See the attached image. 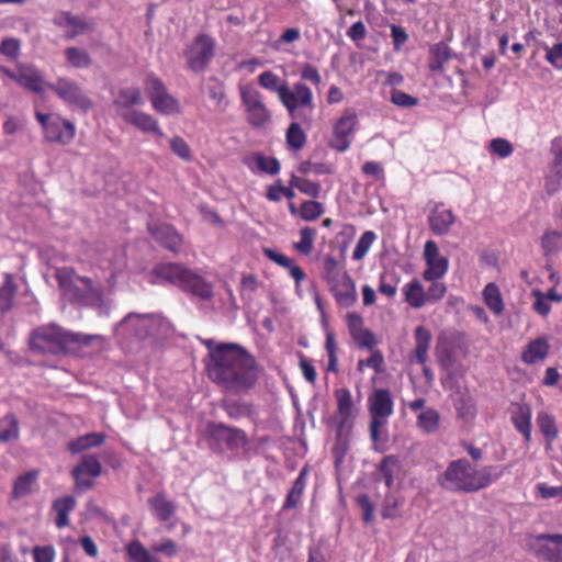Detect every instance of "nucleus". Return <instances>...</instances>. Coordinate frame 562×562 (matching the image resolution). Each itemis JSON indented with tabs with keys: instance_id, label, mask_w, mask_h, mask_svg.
<instances>
[{
	"instance_id": "1",
	"label": "nucleus",
	"mask_w": 562,
	"mask_h": 562,
	"mask_svg": "<svg viewBox=\"0 0 562 562\" xmlns=\"http://www.w3.org/2000/svg\"><path fill=\"white\" fill-rule=\"evenodd\" d=\"M210 361L206 364L210 379L231 394H243L252 389L258 380L255 358L239 344L206 340Z\"/></svg>"
},
{
	"instance_id": "2",
	"label": "nucleus",
	"mask_w": 562,
	"mask_h": 562,
	"mask_svg": "<svg viewBox=\"0 0 562 562\" xmlns=\"http://www.w3.org/2000/svg\"><path fill=\"white\" fill-rule=\"evenodd\" d=\"M498 465L473 467L465 458L451 461L437 479L438 484L451 492L474 493L486 488L504 474Z\"/></svg>"
},
{
	"instance_id": "3",
	"label": "nucleus",
	"mask_w": 562,
	"mask_h": 562,
	"mask_svg": "<svg viewBox=\"0 0 562 562\" xmlns=\"http://www.w3.org/2000/svg\"><path fill=\"white\" fill-rule=\"evenodd\" d=\"M151 284H173L192 297L210 301L213 297V285L193 270L178 263H158L149 274Z\"/></svg>"
},
{
	"instance_id": "4",
	"label": "nucleus",
	"mask_w": 562,
	"mask_h": 562,
	"mask_svg": "<svg viewBox=\"0 0 562 562\" xmlns=\"http://www.w3.org/2000/svg\"><path fill=\"white\" fill-rule=\"evenodd\" d=\"M94 336L65 330L56 324L41 326L32 331L30 347L41 355H59L72 346L88 345Z\"/></svg>"
},
{
	"instance_id": "5",
	"label": "nucleus",
	"mask_w": 562,
	"mask_h": 562,
	"mask_svg": "<svg viewBox=\"0 0 562 562\" xmlns=\"http://www.w3.org/2000/svg\"><path fill=\"white\" fill-rule=\"evenodd\" d=\"M55 278L63 295L71 303L97 306L102 301V292L88 277L77 276L72 268H57Z\"/></svg>"
},
{
	"instance_id": "6",
	"label": "nucleus",
	"mask_w": 562,
	"mask_h": 562,
	"mask_svg": "<svg viewBox=\"0 0 562 562\" xmlns=\"http://www.w3.org/2000/svg\"><path fill=\"white\" fill-rule=\"evenodd\" d=\"M370 415V438L375 447L383 446L389 440V418L394 412L391 392L386 389H375L368 397Z\"/></svg>"
},
{
	"instance_id": "7",
	"label": "nucleus",
	"mask_w": 562,
	"mask_h": 562,
	"mask_svg": "<svg viewBox=\"0 0 562 562\" xmlns=\"http://www.w3.org/2000/svg\"><path fill=\"white\" fill-rule=\"evenodd\" d=\"M204 438L209 448L215 453H221L227 449L235 453L241 451L244 458H249V439L240 428L211 422L205 427Z\"/></svg>"
},
{
	"instance_id": "8",
	"label": "nucleus",
	"mask_w": 562,
	"mask_h": 562,
	"mask_svg": "<svg viewBox=\"0 0 562 562\" xmlns=\"http://www.w3.org/2000/svg\"><path fill=\"white\" fill-rule=\"evenodd\" d=\"M286 109L289 116L300 120L302 123L311 124L315 110L313 91L302 81L294 82L285 89L279 99Z\"/></svg>"
},
{
	"instance_id": "9",
	"label": "nucleus",
	"mask_w": 562,
	"mask_h": 562,
	"mask_svg": "<svg viewBox=\"0 0 562 562\" xmlns=\"http://www.w3.org/2000/svg\"><path fill=\"white\" fill-rule=\"evenodd\" d=\"M162 318L156 314L130 313L115 327L120 340H143L157 333Z\"/></svg>"
},
{
	"instance_id": "10",
	"label": "nucleus",
	"mask_w": 562,
	"mask_h": 562,
	"mask_svg": "<svg viewBox=\"0 0 562 562\" xmlns=\"http://www.w3.org/2000/svg\"><path fill=\"white\" fill-rule=\"evenodd\" d=\"M47 88L72 111L87 113L93 105L82 88L69 78L58 77L55 82L47 83Z\"/></svg>"
},
{
	"instance_id": "11",
	"label": "nucleus",
	"mask_w": 562,
	"mask_h": 562,
	"mask_svg": "<svg viewBox=\"0 0 562 562\" xmlns=\"http://www.w3.org/2000/svg\"><path fill=\"white\" fill-rule=\"evenodd\" d=\"M36 120L43 128L45 140L59 145H69L76 136V125L58 114L35 113Z\"/></svg>"
},
{
	"instance_id": "12",
	"label": "nucleus",
	"mask_w": 562,
	"mask_h": 562,
	"mask_svg": "<svg viewBox=\"0 0 562 562\" xmlns=\"http://www.w3.org/2000/svg\"><path fill=\"white\" fill-rule=\"evenodd\" d=\"M145 89L156 112L162 115H175L181 112L179 101L167 91L165 83L156 75L146 76Z\"/></svg>"
},
{
	"instance_id": "13",
	"label": "nucleus",
	"mask_w": 562,
	"mask_h": 562,
	"mask_svg": "<svg viewBox=\"0 0 562 562\" xmlns=\"http://www.w3.org/2000/svg\"><path fill=\"white\" fill-rule=\"evenodd\" d=\"M240 98L247 113V121L254 127H263L271 120V112L265 105L261 94L254 88L243 87Z\"/></svg>"
},
{
	"instance_id": "14",
	"label": "nucleus",
	"mask_w": 562,
	"mask_h": 562,
	"mask_svg": "<svg viewBox=\"0 0 562 562\" xmlns=\"http://www.w3.org/2000/svg\"><path fill=\"white\" fill-rule=\"evenodd\" d=\"M188 68L194 72L205 70L214 56V42L211 37L200 34L186 50Z\"/></svg>"
},
{
	"instance_id": "15",
	"label": "nucleus",
	"mask_w": 562,
	"mask_h": 562,
	"mask_svg": "<svg viewBox=\"0 0 562 562\" xmlns=\"http://www.w3.org/2000/svg\"><path fill=\"white\" fill-rule=\"evenodd\" d=\"M357 123V111L353 108L345 109L333 128L331 147L334 149L344 153L350 147Z\"/></svg>"
},
{
	"instance_id": "16",
	"label": "nucleus",
	"mask_w": 562,
	"mask_h": 562,
	"mask_svg": "<svg viewBox=\"0 0 562 562\" xmlns=\"http://www.w3.org/2000/svg\"><path fill=\"white\" fill-rule=\"evenodd\" d=\"M423 256L426 263V269L423 272L424 280H439L447 273L449 260L440 255V250L434 240L425 243Z\"/></svg>"
},
{
	"instance_id": "17",
	"label": "nucleus",
	"mask_w": 562,
	"mask_h": 562,
	"mask_svg": "<svg viewBox=\"0 0 562 562\" xmlns=\"http://www.w3.org/2000/svg\"><path fill=\"white\" fill-rule=\"evenodd\" d=\"M53 23L65 31L67 40H72L94 29L93 20L74 15L68 11H58L53 18Z\"/></svg>"
},
{
	"instance_id": "18",
	"label": "nucleus",
	"mask_w": 562,
	"mask_h": 562,
	"mask_svg": "<svg viewBox=\"0 0 562 562\" xmlns=\"http://www.w3.org/2000/svg\"><path fill=\"white\" fill-rule=\"evenodd\" d=\"M102 467L99 460L91 454H86L72 470L76 486L88 490L93 485V479L101 474Z\"/></svg>"
},
{
	"instance_id": "19",
	"label": "nucleus",
	"mask_w": 562,
	"mask_h": 562,
	"mask_svg": "<svg viewBox=\"0 0 562 562\" xmlns=\"http://www.w3.org/2000/svg\"><path fill=\"white\" fill-rule=\"evenodd\" d=\"M537 555L549 562H562V536L540 535L535 544Z\"/></svg>"
},
{
	"instance_id": "20",
	"label": "nucleus",
	"mask_w": 562,
	"mask_h": 562,
	"mask_svg": "<svg viewBox=\"0 0 562 562\" xmlns=\"http://www.w3.org/2000/svg\"><path fill=\"white\" fill-rule=\"evenodd\" d=\"M122 120L143 133H153L158 137H165L158 120L144 111L136 109L134 111H124L122 112Z\"/></svg>"
},
{
	"instance_id": "21",
	"label": "nucleus",
	"mask_w": 562,
	"mask_h": 562,
	"mask_svg": "<svg viewBox=\"0 0 562 562\" xmlns=\"http://www.w3.org/2000/svg\"><path fill=\"white\" fill-rule=\"evenodd\" d=\"M328 290L340 308H349L353 306L358 300L356 283L350 274H345L341 280L328 286Z\"/></svg>"
},
{
	"instance_id": "22",
	"label": "nucleus",
	"mask_w": 562,
	"mask_h": 562,
	"mask_svg": "<svg viewBox=\"0 0 562 562\" xmlns=\"http://www.w3.org/2000/svg\"><path fill=\"white\" fill-rule=\"evenodd\" d=\"M454 222L456 216L453 212L443 207L442 204H436L428 215L429 227L437 236H445L449 234Z\"/></svg>"
},
{
	"instance_id": "23",
	"label": "nucleus",
	"mask_w": 562,
	"mask_h": 562,
	"mask_svg": "<svg viewBox=\"0 0 562 562\" xmlns=\"http://www.w3.org/2000/svg\"><path fill=\"white\" fill-rule=\"evenodd\" d=\"M243 162L247 168L254 172L267 173L276 176L280 172V164L277 158L266 156L261 151H256L243 159Z\"/></svg>"
},
{
	"instance_id": "24",
	"label": "nucleus",
	"mask_w": 562,
	"mask_h": 562,
	"mask_svg": "<svg viewBox=\"0 0 562 562\" xmlns=\"http://www.w3.org/2000/svg\"><path fill=\"white\" fill-rule=\"evenodd\" d=\"M149 232L157 243L173 252L178 251L182 244L181 236L169 224L151 225Z\"/></svg>"
},
{
	"instance_id": "25",
	"label": "nucleus",
	"mask_w": 562,
	"mask_h": 562,
	"mask_svg": "<svg viewBox=\"0 0 562 562\" xmlns=\"http://www.w3.org/2000/svg\"><path fill=\"white\" fill-rule=\"evenodd\" d=\"M147 505L151 515L158 521H168L176 514L177 505L175 502L169 501L165 493H157L155 496L147 499Z\"/></svg>"
},
{
	"instance_id": "26",
	"label": "nucleus",
	"mask_w": 562,
	"mask_h": 562,
	"mask_svg": "<svg viewBox=\"0 0 562 562\" xmlns=\"http://www.w3.org/2000/svg\"><path fill=\"white\" fill-rule=\"evenodd\" d=\"M144 103L142 92L138 88L126 87L119 90L116 98L113 101V105L116 113L122 117V112L134 111L133 106L142 105Z\"/></svg>"
},
{
	"instance_id": "27",
	"label": "nucleus",
	"mask_w": 562,
	"mask_h": 562,
	"mask_svg": "<svg viewBox=\"0 0 562 562\" xmlns=\"http://www.w3.org/2000/svg\"><path fill=\"white\" fill-rule=\"evenodd\" d=\"M512 423L526 442L531 440V408L527 404H517L512 412Z\"/></svg>"
},
{
	"instance_id": "28",
	"label": "nucleus",
	"mask_w": 562,
	"mask_h": 562,
	"mask_svg": "<svg viewBox=\"0 0 562 562\" xmlns=\"http://www.w3.org/2000/svg\"><path fill=\"white\" fill-rule=\"evenodd\" d=\"M20 86L27 88L29 90L42 94L47 87L44 82L40 72L30 67L21 68L18 74L10 75Z\"/></svg>"
},
{
	"instance_id": "29",
	"label": "nucleus",
	"mask_w": 562,
	"mask_h": 562,
	"mask_svg": "<svg viewBox=\"0 0 562 562\" xmlns=\"http://www.w3.org/2000/svg\"><path fill=\"white\" fill-rule=\"evenodd\" d=\"M265 256L273 261L274 263L289 270L290 276L295 280L299 285L306 277L305 272L301 267L294 263V260L290 257L276 251L272 248H263Z\"/></svg>"
},
{
	"instance_id": "30",
	"label": "nucleus",
	"mask_w": 562,
	"mask_h": 562,
	"mask_svg": "<svg viewBox=\"0 0 562 562\" xmlns=\"http://www.w3.org/2000/svg\"><path fill=\"white\" fill-rule=\"evenodd\" d=\"M334 394L337 402V418L339 419V427L342 428L352 417V395L346 387L337 389Z\"/></svg>"
},
{
	"instance_id": "31",
	"label": "nucleus",
	"mask_w": 562,
	"mask_h": 562,
	"mask_svg": "<svg viewBox=\"0 0 562 562\" xmlns=\"http://www.w3.org/2000/svg\"><path fill=\"white\" fill-rule=\"evenodd\" d=\"M550 345L544 337L530 341L522 351L521 360L527 364H535L546 359Z\"/></svg>"
},
{
	"instance_id": "32",
	"label": "nucleus",
	"mask_w": 562,
	"mask_h": 562,
	"mask_svg": "<svg viewBox=\"0 0 562 562\" xmlns=\"http://www.w3.org/2000/svg\"><path fill=\"white\" fill-rule=\"evenodd\" d=\"M405 302L414 308H420L427 304L426 292L419 280L413 279L402 288Z\"/></svg>"
},
{
	"instance_id": "33",
	"label": "nucleus",
	"mask_w": 562,
	"mask_h": 562,
	"mask_svg": "<svg viewBox=\"0 0 562 562\" xmlns=\"http://www.w3.org/2000/svg\"><path fill=\"white\" fill-rule=\"evenodd\" d=\"M451 58V49L449 46L439 42L430 46L429 48V69L432 72L441 74L445 70V65Z\"/></svg>"
},
{
	"instance_id": "34",
	"label": "nucleus",
	"mask_w": 562,
	"mask_h": 562,
	"mask_svg": "<svg viewBox=\"0 0 562 562\" xmlns=\"http://www.w3.org/2000/svg\"><path fill=\"white\" fill-rule=\"evenodd\" d=\"M204 90L209 98L214 101L215 110L220 113L225 112L228 106V102L226 101L224 83L216 77H209L205 80Z\"/></svg>"
},
{
	"instance_id": "35",
	"label": "nucleus",
	"mask_w": 562,
	"mask_h": 562,
	"mask_svg": "<svg viewBox=\"0 0 562 562\" xmlns=\"http://www.w3.org/2000/svg\"><path fill=\"white\" fill-rule=\"evenodd\" d=\"M40 472L31 470L19 475L13 482L12 497L15 499L23 498L32 494L34 486L38 480Z\"/></svg>"
},
{
	"instance_id": "36",
	"label": "nucleus",
	"mask_w": 562,
	"mask_h": 562,
	"mask_svg": "<svg viewBox=\"0 0 562 562\" xmlns=\"http://www.w3.org/2000/svg\"><path fill=\"white\" fill-rule=\"evenodd\" d=\"M76 499L75 497L67 495L59 497L54 501L53 503V510L56 512L57 518H56V526L57 528H64L69 525V513L72 512L76 507Z\"/></svg>"
},
{
	"instance_id": "37",
	"label": "nucleus",
	"mask_w": 562,
	"mask_h": 562,
	"mask_svg": "<svg viewBox=\"0 0 562 562\" xmlns=\"http://www.w3.org/2000/svg\"><path fill=\"white\" fill-rule=\"evenodd\" d=\"M415 338V358L419 364L427 361L428 350L431 341L430 331L424 326H417L414 331Z\"/></svg>"
},
{
	"instance_id": "38",
	"label": "nucleus",
	"mask_w": 562,
	"mask_h": 562,
	"mask_svg": "<svg viewBox=\"0 0 562 562\" xmlns=\"http://www.w3.org/2000/svg\"><path fill=\"white\" fill-rule=\"evenodd\" d=\"M345 274L349 273L345 270L342 266H340L336 258H334L330 255H327L323 259L322 276L328 286L341 280L345 277Z\"/></svg>"
},
{
	"instance_id": "39",
	"label": "nucleus",
	"mask_w": 562,
	"mask_h": 562,
	"mask_svg": "<svg viewBox=\"0 0 562 562\" xmlns=\"http://www.w3.org/2000/svg\"><path fill=\"white\" fill-rule=\"evenodd\" d=\"M258 85L270 91L276 92L278 94V98L280 99L285 89L289 86V82L285 79L280 78L278 75L272 72L271 70L262 71L257 77Z\"/></svg>"
},
{
	"instance_id": "40",
	"label": "nucleus",
	"mask_w": 562,
	"mask_h": 562,
	"mask_svg": "<svg viewBox=\"0 0 562 562\" xmlns=\"http://www.w3.org/2000/svg\"><path fill=\"white\" fill-rule=\"evenodd\" d=\"M306 486V469H303L295 481L293 482V485L291 490L289 491L284 504L283 509H293L299 506L301 503L304 490Z\"/></svg>"
},
{
	"instance_id": "41",
	"label": "nucleus",
	"mask_w": 562,
	"mask_h": 562,
	"mask_svg": "<svg viewBox=\"0 0 562 562\" xmlns=\"http://www.w3.org/2000/svg\"><path fill=\"white\" fill-rule=\"evenodd\" d=\"M104 439L105 436L101 432H89L71 440L68 443V450L72 453H80L89 448L101 446Z\"/></svg>"
},
{
	"instance_id": "42",
	"label": "nucleus",
	"mask_w": 562,
	"mask_h": 562,
	"mask_svg": "<svg viewBox=\"0 0 562 562\" xmlns=\"http://www.w3.org/2000/svg\"><path fill=\"white\" fill-rule=\"evenodd\" d=\"M20 437V423L16 416L8 413L0 418V441L10 442Z\"/></svg>"
},
{
	"instance_id": "43",
	"label": "nucleus",
	"mask_w": 562,
	"mask_h": 562,
	"mask_svg": "<svg viewBox=\"0 0 562 562\" xmlns=\"http://www.w3.org/2000/svg\"><path fill=\"white\" fill-rule=\"evenodd\" d=\"M16 284L12 274L4 273L3 284L0 286V313L9 312L13 306Z\"/></svg>"
},
{
	"instance_id": "44",
	"label": "nucleus",
	"mask_w": 562,
	"mask_h": 562,
	"mask_svg": "<svg viewBox=\"0 0 562 562\" xmlns=\"http://www.w3.org/2000/svg\"><path fill=\"white\" fill-rule=\"evenodd\" d=\"M439 423H440V415L436 409H434L431 407H427V408L423 409L417 415V426L425 434L436 432L439 428Z\"/></svg>"
},
{
	"instance_id": "45",
	"label": "nucleus",
	"mask_w": 562,
	"mask_h": 562,
	"mask_svg": "<svg viewBox=\"0 0 562 562\" xmlns=\"http://www.w3.org/2000/svg\"><path fill=\"white\" fill-rule=\"evenodd\" d=\"M484 301L487 307L495 314H502L504 310L503 299L499 289L494 283H488L483 290Z\"/></svg>"
},
{
	"instance_id": "46",
	"label": "nucleus",
	"mask_w": 562,
	"mask_h": 562,
	"mask_svg": "<svg viewBox=\"0 0 562 562\" xmlns=\"http://www.w3.org/2000/svg\"><path fill=\"white\" fill-rule=\"evenodd\" d=\"M285 140L289 148L300 150L305 146L306 134L299 122H292L285 133Z\"/></svg>"
},
{
	"instance_id": "47",
	"label": "nucleus",
	"mask_w": 562,
	"mask_h": 562,
	"mask_svg": "<svg viewBox=\"0 0 562 562\" xmlns=\"http://www.w3.org/2000/svg\"><path fill=\"white\" fill-rule=\"evenodd\" d=\"M454 408L460 418L465 422L474 419L476 415V406L470 395L462 394L454 400Z\"/></svg>"
},
{
	"instance_id": "48",
	"label": "nucleus",
	"mask_w": 562,
	"mask_h": 562,
	"mask_svg": "<svg viewBox=\"0 0 562 562\" xmlns=\"http://www.w3.org/2000/svg\"><path fill=\"white\" fill-rule=\"evenodd\" d=\"M541 247L546 257L560 252L562 250V233L557 231L547 232L541 238Z\"/></svg>"
},
{
	"instance_id": "49",
	"label": "nucleus",
	"mask_w": 562,
	"mask_h": 562,
	"mask_svg": "<svg viewBox=\"0 0 562 562\" xmlns=\"http://www.w3.org/2000/svg\"><path fill=\"white\" fill-rule=\"evenodd\" d=\"M126 552L131 562H160L138 541H132L126 546Z\"/></svg>"
},
{
	"instance_id": "50",
	"label": "nucleus",
	"mask_w": 562,
	"mask_h": 562,
	"mask_svg": "<svg viewBox=\"0 0 562 562\" xmlns=\"http://www.w3.org/2000/svg\"><path fill=\"white\" fill-rule=\"evenodd\" d=\"M67 61L77 69L88 68L91 65L90 55L81 48L68 47L65 50Z\"/></svg>"
},
{
	"instance_id": "51",
	"label": "nucleus",
	"mask_w": 562,
	"mask_h": 562,
	"mask_svg": "<svg viewBox=\"0 0 562 562\" xmlns=\"http://www.w3.org/2000/svg\"><path fill=\"white\" fill-rule=\"evenodd\" d=\"M537 425L544 436V439H557L559 430L555 424V419L552 415L541 412L537 416Z\"/></svg>"
},
{
	"instance_id": "52",
	"label": "nucleus",
	"mask_w": 562,
	"mask_h": 562,
	"mask_svg": "<svg viewBox=\"0 0 562 562\" xmlns=\"http://www.w3.org/2000/svg\"><path fill=\"white\" fill-rule=\"evenodd\" d=\"M292 188L300 190L302 193L312 196L318 198L321 193V186L317 182L311 181L308 179L297 177L294 173L291 176L289 181Z\"/></svg>"
},
{
	"instance_id": "53",
	"label": "nucleus",
	"mask_w": 562,
	"mask_h": 562,
	"mask_svg": "<svg viewBox=\"0 0 562 562\" xmlns=\"http://www.w3.org/2000/svg\"><path fill=\"white\" fill-rule=\"evenodd\" d=\"M376 238V235L372 231H366L360 238L358 239L356 247L352 252V259L356 261L362 260L368 251L370 250L371 246L373 245L374 240Z\"/></svg>"
},
{
	"instance_id": "54",
	"label": "nucleus",
	"mask_w": 562,
	"mask_h": 562,
	"mask_svg": "<svg viewBox=\"0 0 562 562\" xmlns=\"http://www.w3.org/2000/svg\"><path fill=\"white\" fill-rule=\"evenodd\" d=\"M316 231L312 227H303L300 231V240L294 244L295 250L302 255H310L314 247Z\"/></svg>"
},
{
	"instance_id": "55",
	"label": "nucleus",
	"mask_w": 562,
	"mask_h": 562,
	"mask_svg": "<svg viewBox=\"0 0 562 562\" xmlns=\"http://www.w3.org/2000/svg\"><path fill=\"white\" fill-rule=\"evenodd\" d=\"M398 468V459L395 456H386L383 458L379 472L383 477L385 485L391 487L394 481V473Z\"/></svg>"
},
{
	"instance_id": "56",
	"label": "nucleus",
	"mask_w": 562,
	"mask_h": 562,
	"mask_svg": "<svg viewBox=\"0 0 562 562\" xmlns=\"http://www.w3.org/2000/svg\"><path fill=\"white\" fill-rule=\"evenodd\" d=\"M324 213L323 204L317 201H304L300 207V215L304 221H315Z\"/></svg>"
},
{
	"instance_id": "57",
	"label": "nucleus",
	"mask_w": 562,
	"mask_h": 562,
	"mask_svg": "<svg viewBox=\"0 0 562 562\" xmlns=\"http://www.w3.org/2000/svg\"><path fill=\"white\" fill-rule=\"evenodd\" d=\"M390 100L394 105H396L398 108H403V109L414 108L419 102L416 97H413V95H411L404 91L397 90V89H393L391 91Z\"/></svg>"
},
{
	"instance_id": "58",
	"label": "nucleus",
	"mask_w": 562,
	"mask_h": 562,
	"mask_svg": "<svg viewBox=\"0 0 562 562\" xmlns=\"http://www.w3.org/2000/svg\"><path fill=\"white\" fill-rule=\"evenodd\" d=\"M543 49L546 50V60L555 69L562 70V42L552 47L544 44Z\"/></svg>"
},
{
	"instance_id": "59",
	"label": "nucleus",
	"mask_w": 562,
	"mask_h": 562,
	"mask_svg": "<svg viewBox=\"0 0 562 562\" xmlns=\"http://www.w3.org/2000/svg\"><path fill=\"white\" fill-rule=\"evenodd\" d=\"M490 150L499 158H507L512 155L513 145L505 138H494L490 143Z\"/></svg>"
},
{
	"instance_id": "60",
	"label": "nucleus",
	"mask_w": 562,
	"mask_h": 562,
	"mask_svg": "<svg viewBox=\"0 0 562 562\" xmlns=\"http://www.w3.org/2000/svg\"><path fill=\"white\" fill-rule=\"evenodd\" d=\"M170 148L175 155L183 160L191 159V150L187 142L179 136H175L170 139Z\"/></svg>"
},
{
	"instance_id": "61",
	"label": "nucleus",
	"mask_w": 562,
	"mask_h": 562,
	"mask_svg": "<svg viewBox=\"0 0 562 562\" xmlns=\"http://www.w3.org/2000/svg\"><path fill=\"white\" fill-rule=\"evenodd\" d=\"M351 337L359 348H367L369 350H372V348L376 344L374 334L364 327L359 333H356Z\"/></svg>"
},
{
	"instance_id": "62",
	"label": "nucleus",
	"mask_w": 562,
	"mask_h": 562,
	"mask_svg": "<svg viewBox=\"0 0 562 562\" xmlns=\"http://www.w3.org/2000/svg\"><path fill=\"white\" fill-rule=\"evenodd\" d=\"M397 282L398 280L394 281L393 277L382 273L378 291L387 297H394L397 291Z\"/></svg>"
},
{
	"instance_id": "63",
	"label": "nucleus",
	"mask_w": 562,
	"mask_h": 562,
	"mask_svg": "<svg viewBox=\"0 0 562 562\" xmlns=\"http://www.w3.org/2000/svg\"><path fill=\"white\" fill-rule=\"evenodd\" d=\"M430 282H431V284L429 285L427 291H425L426 297H427V303H435L445 296V294L447 292V286L445 285V283L439 282L438 280L430 281Z\"/></svg>"
},
{
	"instance_id": "64",
	"label": "nucleus",
	"mask_w": 562,
	"mask_h": 562,
	"mask_svg": "<svg viewBox=\"0 0 562 562\" xmlns=\"http://www.w3.org/2000/svg\"><path fill=\"white\" fill-rule=\"evenodd\" d=\"M562 189V175L558 169L552 168L546 180V190L549 194H554Z\"/></svg>"
}]
</instances>
